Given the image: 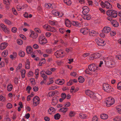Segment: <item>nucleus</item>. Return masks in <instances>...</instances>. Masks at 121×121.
Segmentation results:
<instances>
[{"label": "nucleus", "instance_id": "nucleus-1", "mask_svg": "<svg viewBox=\"0 0 121 121\" xmlns=\"http://www.w3.org/2000/svg\"><path fill=\"white\" fill-rule=\"evenodd\" d=\"M105 60L106 62V66L109 68H112L115 65L114 62L113 57L112 56L106 57Z\"/></svg>", "mask_w": 121, "mask_h": 121}, {"label": "nucleus", "instance_id": "nucleus-2", "mask_svg": "<svg viewBox=\"0 0 121 121\" xmlns=\"http://www.w3.org/2000/svg\"><path fill=\"white\" fill-rule=\"evenodd\" d=\"M115 102L114 99L112 97H110L107 98L105 101L106 106L109 107L113 104Z\"/></svg>", "mask_w": 121, "mask_h": 121}, {"label": "nucleus", "instance_id": "nucleus-3", "mask_svg": "<svg viewBox=\"0 0 121 121\" xmlns=\"http://www.w3.org/2000/svg\"><path fill=\"white\" fill-rule=\"evenodd\" d=\"M103 89L106 91L110 92L113 91L112 87L108 84L104 83L103 85Z\"/></svg>", "mask_w": 121, "mask_h": 121}, {"label": "nucleus", "instance_id": "nucleus-4", "mask_svg": "<svg viewBox=\"0 0 121 121\" xmlns=\"http://www.w3.org/2000/svg\"><path fill=\"white\" fill-rule=\"evenodd\" d=\"M39 42L41 44H44L47 42V41L46 39L45 36L43 34H41L39 38Z\"/></svg>", "mask_w": 121, "mask_h": 121}, {"label": "nucleus", "instance_id": "nucleus-5", "mask_svg": "<svg viewBox=\"0 0 121 121\" xmlns=\"http://www.w3.org/2000/svg\"><path fill=\"white\" fill-rule=\"evenodd\" d=\"M107 14L111 17L115 18L117 16V12L113 10H108L106 12Z\"/></svg>", "mask_w": 121, "mask_h": 121}, {"label": "nucleus", "instance_id": "nucleus-6", "mask_svg": "<svg viewBox=\"0 0 121 121\" xmlns=\"http://www.w3.org/2000/svg\"><path fill=\"white\" fill-rule=\"evenodd\" d=\"M85 93L87 95H88L90 98L94 99H96V96L95 95L94 93L90 90H86Z\"/></svg>", "mask_w": 121, "mask_h": 121}, {"label": "nucleus", "instance_id": "nucleus-7", "mask_svg": "<svg viewBox=\"0 0 121 121\" xmlns=\"http://www.w3.org/2000/svg\"><path fill=\"white\" fill-rule=\"evenodd\" d=\"M95 41L97 44L99 46H104L106 44L104 41L99 38L96 39Z\"/></svg>", "mask_w": 121, "mask_h": 121}, {"label": "nucleus", "instance_id": "nucleus-8", "mask_svg": "<svg viewBox=\"0 0 121 121\" xmlns=\"http://www.w3.org/2000/svg\"><path fill=\"white\" fill-rule=\"evenodd\" d=\"M55 55L57 58H58L59 57H63L65 56L63 52L61 50L57 51L55 53Z\"/></svg>", "mask_w": 121, "mask_h": 121}, {"label": "nucleus", "instance_id": "nucleus-9", "mask_svg": "<svg viewBox=\"0 0 121 121\" xmlns=\"http://www.w3.org/2000/svg\"><path fill=\"white\" fill-rule=\"evenodd\" d=\"M101 55V54L98 53L93 54L90 56L89 59L90 60H93L94 59H96L99 57Z\"/></svg>", "mask_w": 121, "mask_h": 121}, {"label": "nucleus", "instance_id": "nucleus-10", "mask_svg": "<svg viewBox=\"0 0 121 121\" xmlns=\"http://www.w3.org/2000/svg\"><path fill=\"white\" fill-rule=\"evenodd\" d=\"M40 99L38 96L34 97L33 99V104L34 106L38 105L39 103Z\"/></svg>", "mask_w": 121, "mask_h": 121}, {"label": "nucleus", "instance_id": "nucleus-11", "mask_svg": "<svg viewBox=\"0 0 121 121\" xmlns=\"http://www.w3.org/2000/svg\"><path fill=\"white\" fill-rule=\"evenodd\" d=\"M89 70L91 71L94 72L97 69V67L94 64H91L89 65L88 66Z\"/></svg>", "mask_w": 121, "mask_h": 121}, {"label": "nucleus", "instance_id": "nucleus-12", "mask_svg": "<svg viewBox=\"0 0 121 121\" xmlns=\"http://www.w3.org/2000/svg\"><path fill=\"white\" fill-rule=\"evenodd\" d=\"M0 26L1 28L5 33H9V29L7 28V26L3 24H1Z\"/></svg>", "mask_w": 121, "mask_h": 121}, {"label": "nucleus", "instance_id": "nucleus-13", "mask_svg": "<svg viewBox=\"0 0 121 121\" xmlns=\"http://www.w3.org/2000/svg\"><path fill=\"white\" fill-rule=\"evenodd\" d=\"M52 13L53 15L58 16L59 17H62L63 15V14L62 13H60L56 10H54L52 11Z\"/></svg>", "mask_w": 121, "mask_h": 121}, {"label": "nucleus", "instance_id": "nucleus-14", "mask_svg": "<svg viewBox=\"0 0 121 121\" xmlns=\"http://www.w3.org/2000/svg\"><path fill=\"white\" fill-rule=\"evenodd\" d=\"M83 10L82 13L84 15H85L88 13L89 11V8L86 6H84L82 7Z\"/></svg>", "mask_w": 121, "mask_h": 121}, {"label": "nucleus", "instance_id": "nucleus-15", "mask_svg": "<svg viewBox=\"0 0 121 121\" xmlns=\"http://www.w3.org/2000/svg\"><path fill=\"white\" fill-rule=\"evenodd\" d=\"M55 83L57 84L62 85L64 83L65 81L63 79H58L56 80Z\"/></svg>", "mask_w": 121, "mask_h": 121}, {"label": "nucleus", "instance_id": "nucleus-16", "mask_svg": "<svg viewBox=\"0 0 121 121\" xmlns=\"http://www.w3.org/2000/svg\"><path fill=\"white\" fill-rule=\"evenodd\" d=\"M21 5L22 6L19 4L17 5V8L18 11H20L22 9H24L27 6V5L26 4H23Z\"/></svg>", "mask_w": 121, "mask_h": 121}, {"label": "nucleus", "instance_id": "nucleus-17", "mask_svg": "<svg viewBox=\"0 0 121 121\" xmlns=\"http://www.w3.org/2000/svg\"><path fill=\"white\" fill-rule=\"evenodd\" d=\"M37 34L33 31H31V34L30 35V37L34 39L38 37Z\"/></svg>", "mask_w": 121, "mask_h": 121}, {"label": "nucleus", "instance_id": "nucleus-18", "mask_svg": "<svg viewBox=\"0 0 121 121\" xmlns=\"http://www.w3.org/2000/svg\"><path fill=\"white\" fill-rule=\"evenodd\" d=\"M89 31V29L87 28L82 29L80 30L81 32L84 35L86 34Z\"/></svg>", "mask_w": 121, "mask_h": 121}, {"label": "nucleus", "instance_id": "nucleus-19", "mask_svg": "<svg viewBox=\"0 0 121 121\" xmlns=\"http://www.w3.org/2000/svg\"><path fill=\"white\" fill-rule=\"evenodd\" d=\"M8 45V43L6 42L2 43L0 44V49L2 50L5 49Z\"/></svg>", "mask_w": 121, "mask_h": 121}, {"label": "nucleus", "instance_id": "nucleus-20", "mask_svg": "<svg viewBox=\"0 0 121 121\" xmlns=\"http://www.w3.org/2000/svg\"><path fill=\"white\" fill-rule=\"evenodd\" d=\"M58 102V99L56 97H53L52 99L51 103L54 105H56Z\"/></svg>", "mask_w": 121, "mask_h": 121}, {"label": "nucleus", "instance_id": "nucleus-21", "mask_svg": "<svg viewBox=\"0 0 121 121\" xmlns=\"http://www.w3.org/2000/svg\"><path fill=\"white\" fill-rule=\"evenodd\" d=\"M105 7L108 9H111L112 8V5L108 1H106L105 2Z\"/></svg>", "mask_w": 121, "mask_h": 121}, {"label": "nucleus", "instance_id": "nucleus-22", "mask_svg": "<svg viewBox=\"0 0 121 121\" xmlns=\"http://www.w3.org/2000/svg\"><path fill=\"white\" fill-rule=\"evenodd\" d=\"M111 30V28L109 27H105L103 30V32L106 33H108Z\"/></svg>", "mask_w": 121, "mask_h": 121}, {"label": "nucleus", "instance_id": "nucleus-23", "mask_svg": "<svg viewBox=\"0 0 121 121\" xmlns=\"http://www.w3.org/2000/svg\"><path fill=\"white\" fill-rule=\"evenodd\" d=\"M17 56V54L16 52H13L12 54L10 55L9 57L12 60H14L15 59Z\"/></svg>", "mask_w": 121, "mask_h": 121}, {"label": "nucleus", "instance_id": "nucleus-24", "mask_svg": "<svg viewBox=\"0 0 121 121\" xmlns=\"http://www.w3.org/2000/svg\"><path fill=\"white\" fill-rule=\"evenodd\" d=\"M58 42H60L61 43H63V44L65 46L67 44L66 43H64L63 41L61 39H58L57 40H55L54 42V44H56Z\"/></svg>", "mask_w": 121, "mask_h": 121}, {"label": "nucleus", "instance_id": "nucleus-25", "mask_svg": "<svg viewBox=\"0 0 121 121\" xmlns=\"http://www.w3.org/2000/svg\"><path fill=\"white\" fill-rule=\"evenodd\" d=\"M65 24L66 27H70L71 26V23L67 19H66L65 20Z\"/></svg>", "mask_w": 121, "mask_h": 121}, {"label": "nucleus", "instance_id": "nucleus-26", "mask_svg": "<svg viewBox=\"0 0 121 121\" xmlns=\"http://www.w3.org/2000/svg\"><path fill=\"white\" fill-rule=\"evenodd\" d=\"M56 111L55 109L51 107L48 110V112L49 114H52L54 113Z\"/></svg>", "mask_w": 121, "mask_h": 121}, {"label": "nucleus", "instance_id": "nucleus-27", "mask_svg": "<svg viewBox=\"0 0 121 121\" xmlns=\"http://www.w3.org/2000/svg\"><path fill=\"white\" fill-rule=\"evenodd\" d=\"M32 48L30 46H27L26 48V50L28 54H30L32 51Z\"/></svg>", "mask_w": 121, "mask_h": 121}, {"label": "nucleus", "instance_id": "nucleus-28", "mask_svg": "<svg viewBox=\"0 0 121 121\" xmlns=\"http://www.w3.org/2000/svg\"><path fill=\"white\" fill-rule=\"evenodd\" d=\"M89 35L91 36H96L97 35V33L94 30H92L89 32Z\"/></svg>", "mask_w": 121, "mask_h": 121}, {"label": "nucleus", "instance_id": "nucleus-29", "mask_svg": "<svg viewBox=\"0 0 121 121\" xmlns=\"http://www.w3.org/2000/svg\"><path fill=\"white\" fill-rule=\"evenodd\" d=\"M111 23L112 26L115 27H117L119 26L118 22L116 21L113 20L111 21Z\"/></svg>", "mask_w": 121, "mask_h": 121}, {"label": "nucleus", "instance_id": "nucleus-30", "mask_svg": "<svg viewBox=\"0 0 121 121\" xmlns=\"http://www.w3.org/2000/svg\"><path fill=\"white\" fill-rule=\"evenodd\" d=\"M117 112L121 114V105H118L116 107Z\"/></svg>", "mask_w": 121, "mask_h": 121}, {"label": "nucleus", "instance_id": "nucleus-31", "mask_svg": "<svg viewBox=\"0 0 121 121\" xmlns=\"http://www.w3.org/2000/svg\"><path fill=\"white\" fill-rule=\"evenodd\" d=\"M13 86L11 84H8L7 86V88L8 91H11L13 88Z\"/></svg>", "mask_w": 121, "mask_h": 121}, {"label": "nucleus", "instance_id": "nucleus-32", "mask_svg": "<svg viewBox=\"0 0 121 121\" xmlns=\"http://www.w3.org/2000/svg\"><path fill=\"white\" fill-rule=\"evenodd\" d=\"M94 43L93 41H90L86 43V45L87 47L90 48L93 46Z\"/></svg>", "mask_w": 121, "mask_h": 121}, {"label": "nucleus", "instance_id": "nucleus-33", "mask_svg": "<svg viewBox=\"0 0 121 121\" xmlns=\"http://www.w3.org/2000/svg\"><path fill=\"white\" fill-rule=\"evenodd\" d=\"M113 121H121V117L120 116H118L115 117L113 119Z\"/></svg>", "mask_w": 121, "mask_h": 121}, {"label": "nucleus", "instance_id": "nucleus-34", "mask_svg": "<svg viewBox=\"0 0 121 121\" xmlns=\"http://www.w3.org/2000/svg\"><path fill=\"white\" fill-rule=\"evenodd\" d=\"M68 108H63L60 109V111L63 113H65L67 111Z\"/></svg>", "mask_w": 121, "mask_h": 121}, {"label": "nucleus", "instance_id": "nucleus-35", "mask_svg": "<svg viewBox=\"0 0 121 121\" xmlns=\"http://www.w3.org/2000/svg\"><path fill=\"white\" fill-rule=\"evenodd\" d=\"M108 116L107 115L105 114H102L100 116L101 118L103 119H107L108 118Z\"/></svg>", "mask_w": 121, "mask_h": 121}, {"label": "nucleus", "instance_id": "nucleus-36", "mask_svg": "<svg viewBox=\"0 0 121 121\" xmlns=\"http://www.w3.org/2000/svg\"><path fill=\"white\" fill-rule=\"evenodd\" d=\"M55 92L54 91H52L49 92L47 95L48 97H52L55 95Z\"/></svg>", "mask_w": 121, "mask_h": 121}, {"label": "nucleus", "instance_id": "nucleus-37", "mask_svg": "<svg viewBox=\"0 0 121 121\" xmlns=\"http://www.w3.org/2000/svg\"><path fill=\"white\" fill-rule=\"evenodd\" d=\"M43 28L48 31L50 29L51 26L47 24H45L43 26Z\"/></svg>", "mask_w": 121, "mask_h": 121}, {"label": "nucleus", "instance_id": "nucleus-38", "mask_svg": "<svg viewBox=\"0 0 121 121\" xmlns=\"http://www.w3.org/2000/svg\"><path fill=\"white\" fill-rule=\"evenodd\" d=\"M8 51L7 50H5L2 52V55L4 57H6L8 54Z\"/></svg>", "mask_w": 121, "mask_h": 121}, {"label": "nucleus", "instance_id": "nucleus-39", "mask_svg": "<svg viewBox=\"0 0 121 121\" xmlns=\"http://www.w3.org/2000/svg\"><path fill=\"white\" fill-rule=\"evenodd\" d=\"M78 80L79 82L80 83H82L84 82L85 79L82 77L80 76L78 78Z\"/></svg>", "mask_w": 121, "mask_h": 121}, {"label": "nucleus", "instance_id": "nucleus-40", "mask_svg": "<svg viewBox=\"0 0 121 121\" xmlns=\"http://www.w3.org/2000/svg\"><path fill=\"white\" fill-rule=\"evenodd\" d=\"M18 54L21 57H23L24 56L25 53L24 52L22 51H20L19 52Z\"/></svg>", "mask_w": 121, "mask_h": 121}, {"label": "nucleus", "instance_id": "nucleus-41", "mask_svg": "<svg viewBox=\"0 0 121 121\" xmlns=\"http://www.w3.org/2000/svg\"><path fill=\"white\" fill-rule=\"evenodd\" d=\"M21 73L22 78H24L25 76V74L26 73L25 70L24 69H22L21 71Z\"/></svg>", "mask_w": 121, "mask_h": 121}, {"label": "nucleus", "instance_id": "nucleus-42", "mask_svg": "<svg viewBox=\"0 0 121 121\" xmlns=\"http://www.w3.org/2000/svg\"><path fill=\"white\" fill-rule=\"evenodd\" d=\"M25 68L26 69H29L30 68V63L29 61L27 60L26 63Z\"/></svg>", "mask_w": 121, "mask_h": 121}, {"label": "nucleus", "instance_id": "nucleus-43", "mask_svg": "<svg viewBox=\"0 0 121 121\" xmlns=\"http://www.w3.org/2000/svg\"><path fill=\"white\" fill-rule=\"evenodd\" d=\"M64 2L67 5H70L71 4L70 0H64Z\"/></svg>", "mask_w": 121, "mask_h": 121}, {"label": "nucleus", "instance_id": "nucleus-44", "mask_svg": "<svg viewBox=\"0 0 121 121\" xmlns=\"http://www.w3.org/2000/svg\"><path fill=\"white\" fill-rule=\"evenodd\" d=\"M80 117L81 118L85 119L87 117V116L84 113H81L79 115Z\"/></svg>", "mask_w": 121, "mask_h": 121}, {"label": "nucleus", "instance_id": "nucleus-45", "mask_svg": "<svg viewBox=\"0 0 121 121\" xmlns=\"http://www.w3.org/2000/svg\"><path fill=\"white\" fill-rule=\"evenodd\" d=\"M72 24L73 26H79V23L77 21H73L72 22Z\"/></svg>", "mask_w": 121, "mask_h": 121}, {"label": "nucleus", "instance_id": "nucleus-46", "mask_svg": "<svg viewBox=\"0 0 121 121\" xmlns=\"http://www.w3.org/2000/svg\"><path fill=\"white\" fill-rule=\"evenodd\" d=\"M60 117V115L58 113H57L54 115V118L56 120L59 119Z\"/></svg>", "mask_w": 121, "mask_h": 121}, {"label": "nucleus", "instance_id": "nucleus-47", "mask_svg": "<svg viewBox=\"0 0 121 121\" xmlns=\"http://www.w3.org/2000/svg\"><path fill=\"white\" fill-rule=\"evenodd\" d=\"M56 30L55 27H51L49 31L54 32H56Z\"/></svg>", "mask_w": 121, "mask_h": 121}, {"label": "nucleus", "instance_id": "nucleus-48", "mask_svg": "<svg viewBox=\"0 0 121 121\" xmlns=\"http://www.w3.org/2000/svg\"><path fill=\"white\" fill-rule=\"evenodd\" d=\"M76 113L74 111H71L69 114V116L70 117H72L74 116Z\"/></svg>", "mask_w": 121, "mask_h": 121}, {"label": "nucleus", "instance_id": "nucleus-49", "mask_svg": "<svg viewBox=\"0 0 121 121\" xmlns=\"http://www.w3.org/2000/svg\"><path fill=\"white\" fill-rule=\"evenodd\" d=\"M91 18V16L90 15L88 14L85 15L84 18L85 19H86L88 20H89Z\"/></svg>", "mask_w": 121, "mask_h": 121}, {"label": "nucleus", "instance_id": "nucleus-50", "mask_svg": "<svg viewBox=\"0 0 121 121\" xmlns=\"http://www.w3.org/2000/svg\"><path fill=\"white\" fill-rule=\"evenodd\" d=\"M43 72V71H42L40 73V74H41V76L43 78L44 80H46L47 78V76L44 74H42Z\"/></svg>", "mask_w": 121, "mask_h": 121}, {"label": "nucleus", "instance_id": "nucleus-51", "mask_svg": "<svg viewBox=\"0 0 121 121\" xmlns=\"http://www.w3.org/2000/svg\"><path fill=\"white\" fill-rule=\"evenodd\" d=\"M4 22L6 24L9 25H10L12 24L11 22L9 20L7 19H5Z\"/></svg>", "mask_w": 121, "mask_h": 121}, {"label": "nucleus", "instance_id": "nucleus-52", "mask_svg": "<svg viewBox=\"0 0 121 121\" xmlns=\"http://www.w3.org/2000/svg\"><path fill=\"white\" fill-rule=\"evenodd\" d=\"M70 105V104L69 102H67L64 103V106L65 107H69Z\"/></svg>", "mask_w": 121, "mask_h": 121}, {"label": "nucleus", "instance_id": "nucleus-53", "mask_svg": "<svg viewBox=\"0 0 121 121\" xmlns=\"http://www.w3.org/2000/svg\"><path fill=\"white\" fill-rule=\"evenodd\" d=\"M52 4L50 3H46L45 4V6L47 9H49L51 6Z\"/></svg>", "mask_w": 121, "mask_h": 121}, {"label": "nucleus", "instance_id": "nucleus-54", "mask_svg": "<svg viewBox=\"0 0 121 121\" xmlns=\"http://www.w3.org/2000/svg\"><path fill=\"white\" fill-rule=\"evenodd\" d=\"M59 31L61 34H63L65 32V30L63 28H60L59 29Z\"/></svg>", "mask_w": 121, "mask_h": 121}, {"label": "nucleus", "instance_id": "nucleus-55", "mask_svg": "<svg viewBox=\"0 0 121 121\" xmlns=\"http://www.w3.org/2000/svg\"><path fill=\"white\" fill-rule=\"evenodd\" d=\"M17 42L19 45H21L23 44V41L21 39H18L17 40Z\"/></svg>", "mask_w": 121, "mask_h": 121}, {"label": "nucleus", "instance_id": "nucleus-56", "mask_svg": "<svg viewBox=\"0 0 121 121\" xmlns=\"http://www.w3.org/2000/svg\"><path fill=\"white\" fill-rule=\"evenodd\" d=\"M6 100V99L5 97L1 95L0 96V100L2 102H4Z\"/></svg>", "mask_w": 121, "mask_h": 121}, {"label": "nucleus", "instance_id": "nucleus-57", "mask_svg": "<svg viewBox=\"0 0 121 121\" xmlns=\"http://www.w3.org/2000/svg\"><path fill=\"white\" fill-rule=\"evenodd\" d=\"M10 0H4V4L7 5H9V4Z\"/></svg>", "mask_w": 121, "mask_h": 121}, {"label": "nucleus", "instance_id": "nucleus-58", "mask_svg": "<svg viewBox=\"0 0 121 121\" xmlns=\"http://www.w3.org/2000/svg\"><path fill=\"white\" fill-rule=\"evenodd\" d=\"M31 89V87L29 86H27L26 88V90L27 91V92L28 93H30V91Z\"/></svg>", "mask_w": 121, "mask_h": 121}, {"label": "nucleus", "instance_id": "nucleus-59", "mask_svg": "<svg viewBox=\"0 0 121 121\" xmlns=\"http://www.w3.org/2000/svg\"><path fill=\"white\" fill-rule=\"evenodd\" d=\"M49 23L50 24L52 25H55L57 23V22H56L51 21H49Z\"/></svg>", "mask_w": 121, "mask_h": 121}, {"label": "nucleus", "instance_id": "nucleus-60", "mask_svg": "<svg viewBox=\"0 0 121 121\" xmlns=\"http://www.w3.org/2000/svg\"><path fill=\"white\" fill-rule=\"evenodd\" d=\"M61 96L62 98L65 99L66 97V95L65 93H62L61 94Z\"/></svg>", "mask_w": 121, "mask_h": 121}, {"label": "nucleus", "instance_id": "nucleus-61", "mask_svg": "<svg viewBox=\"0 0 121 121\" xmlns=\"http://www.w3.org/2000/svg\"><path fill=\"white\" fill-rule=\"evenodd\" d=\"M56 86H52L50 87L49 88V90H54L55 89H56Z\"/></svg>", "mask_w": 121, "mask_h": 121}, {"label": "nucleus", "instance_id": "nucleus-62", "mask_svg": "<svg viewBox=\"0 0 121 121\" xmlns=\"http://www.w3.org/2000/svg\"><path fill=\"white\" fill-rule=\"evenodd\" d=\"M11 30L12 32L15 33L17 31V29L15 27H13L12 28Z\"/></svg>", "mask_w": 121, "mask_h": 121}, {"label": "nucleus", "instance_id": "nucleus-63", "mask_svg": "<svg viewBox=\"0 0 121 121\" xmlns=\"http://www.w3.org/2000/svg\"><path fill=\"white\" fill-rule=\"evenodd\" d=\"M100 5L103 8H105V2L104 3L102 1H101L100 3Z\"/></svg>", "mask_w": 121, "mask_h": 121}, {"label": "nucleus", "instance_id": "nucleus-64", "mask_svg": "<svg viewBox=\"0 0 121 121\" xmlns=\"http://www.w3.org/2000/svg\"><path fill=\"white\" fill-rule=\"evenodd\" d=\"M98 120V117L96 116H94L92 118V121H97Z\"/></svg>", "mask_w": 121, "mask_h": 121}]
</instances>
